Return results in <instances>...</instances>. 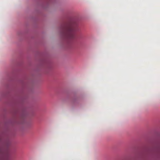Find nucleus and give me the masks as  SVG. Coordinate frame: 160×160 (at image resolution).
I'll list each match as a JSON object with an SVG mask.
<instances>
[{
  "label": "nucleus",
  "mask_w": 160,
  "mask_h": 160,
  "mask_svg": "<svg viewBox=\"0 0 160 160\" xmlns=\"http://www.w3.org/2000/svg\"><path fill=\"white\" fill-rule=\"evenodd\" d=\"M9 155L7 151L2 152L0 151V160H9Z\"/></svg>",
  "instance_id": "f03ea898"
},
{
  "label": "nucleus",
  "mask_w": 160,
  "mask_h": 160,
  "mask_svg": "<svg viewBox=\"0 0 160 160\" xmlns=\"http://www.w3.org/2000/svg\"><path fill=\"white\" fill-rule=\"evenodd\" d=\"M78 30L76 23H65L61 27L62 34L67 38L72 39L74 37V32Z\"/></svg>",
  "instance_id": "f257e3e1"
}]
</instances>
